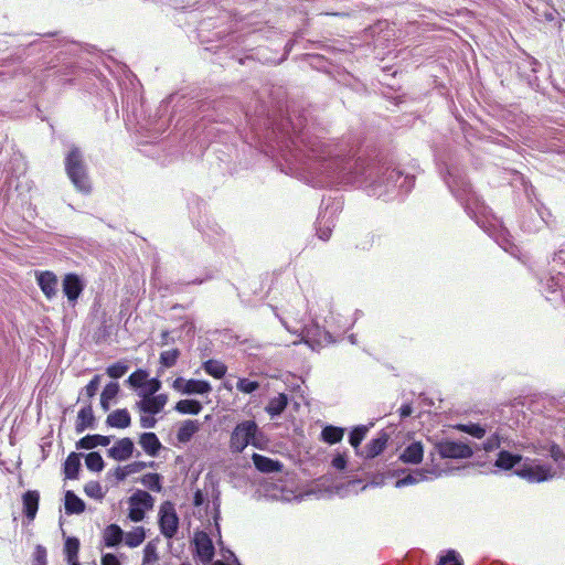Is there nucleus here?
I'll use <instances>...</instances> for the list:
<instances>
[{"label":"nucleus","mask_w":565,"mask_h":565,"mask_svg":"<svg viewBox=\"0 0 565 565\" xmlns=\"http://www.w3.org/2000/svg\"><path fill=\"white\" fill-rule=\"evenodd\" d=\"M111 443V436L104 435H86L76 441V449L90 450L97 446L107 447Z\"/></svg>","instance_id":"nucleus-26"},{"label":"nucleus","mask_w":565,"mask_h":565,"mask_svg":"<svg viewBox=\"0 0 565 565\" xmlns=\"http://www.w3.org/2000/svg\"><path fill=\"white\" fill-rule=\"evenodd\" d=\"M203 370L214 379H222L227 371V367L224 363L216 360H207L202 364Z\"/></svg>","instance_id":"nucleus-40"},{"label":"nucleus","mask_w":565,"mask_h":565,"mask_svg":"<svg viewBox=\"0 0 565 565\" xmlns=\"http://www.w3.org/2000/svg\"><path fill=\"white\" fill-rule=\"evenodd\" d=\"M99 383H100V375H95L89 382L88 384L85 386V392H86V395L90 398V397H94L98 391V387H99Z\"/></svg>","instance_id":"nucleus-58"},{"label":"nucleus","mask_w":565,"mask_h":565,"mask_svg":"<svg viewBox=\"0 0 565 565\" xmlns=\"http://www.w3.org/2000/svg\"><path fill=\"white\" fill-rule=\"evenodd\" d=\"M65 171L75 189L84 194L92 191L87 164L84 154L76 146H72L65 157Z\"/></svg>","instance_id":"nucleus-3"},{"label":"nucleus","mask_w":565,"mask_h":565,"mask_svg":"<svg viewBox=\"0 0 565 565\" xmlns=\"http://www.w3.org/2000/svg\"><path fill=\"white\" fill-rule=\"evenodd\" d=\"M161 385V381L158 377L147 379L142 388L138 392V396L142 398L157 395L156 393L160 391Z\"/></svg>","instance_id":"nucleus-45"},{"label":"nucleus","mask_w":565,"mask_h":565,"mask_svg":"<svg viewBox=\"0 0 565 565\" xmlns=\"http://www.w3.org/2000/svg\"><path fill=\"white\" fill-rule=\"evenodd\" d=\"M443 179L452 195L465 207L466 212L470 213L471 204L477 205L479 198L472 190V185L463 168L458 164L447 166L446 173H443Z\"/></svg>","instance_id":"nucleus-2"},{"label":"nucleus","mask_w":565,"mask_h":565,"mask_svg":"<svg viewBox=\"0 0 565 565\" xmlns=\"http://www.w3.org/2000/svg\"><path fill=\"white\" fill-rule=\"evenodd\" d=\"M40 493L36 490H28L22 495L23 514L30 520H34L39 510Z\"/></svg>","instance_id":"nucleus-25"},{"label":"nucleus","mask_w":565,"mask_h":565,"mask_svg":"<svg viewBox=\"0 0 565 565\" xmlns=\"http://www.w3.org/2000/svg\"><path fill=\"white\" fill-rule=\"evenodd\" d=\"M149 374L146 370L138 369L128 376L126 383L132 388L141 390Z\"/></svg>","instance_id":"nucleus-46"},{"label":"nucleus","mask_w":565,"mask_h":565,"mask_svg":"<svg viewBox=\"0 0 565 565\" xmlns=\"http://www.w3.org/2000/svg\"><path fill=\"white\" fill-rule=\"evenodd\" d=\"M125 532L118 524H109L103 532L104 546L108 548H115L119 546L124 541Z\"/></svg>","instance_id":"nucleus-20"},{"label":"nucleus","mask_w":565,"mask_h":565,"mask_svg":"<svg viewBox=\"0 0 565 565\" xmlns=\"http://www.w3.org/2000/svg\"><path fill=\"white\" fill-rule=\"evenodd\" d=\"M456 428L457 430L468 434L478 439L483 438L487 433V426L481 425L479 423L458 424Z\"/></svg>","instance_id":"nucleus-39"},{"label":"nucleus","mask_w":565,"mask_h":565,"mask_svg":"<svg viewBox=\"0 0 565 565\" xmlns=\"http://www.w3.org/2000/svg\"><path fill=\"white\" fill-rule=\"evenodd\" d=\"M288 403L289 398L287 394L279 393L277 396L269 399L265 407V412L270 416V418L279 417L285 412Z\"/></svg>","instance_id":"nucleus-30"},{"label":"nucleus","mask_w":565,"mask_h":565,"mask_svg":"<svg viewBox=\"0 0 565 565\" xmlns=\"http://www.w3.org/2000/svg\"><path fill=\"white\" fill-rule=\"evenodd\" d=\"M135 451V444L131 438L124 437L115 443L113 447L107 450V456L117 461H126L132 457Z\"/></svg>","instance_id":"nucleus-14"},{"label":"nucleus","mask_w":565,"mask_h":565,"mask_svg":"<svg viewBox=\"0 0 565 565\" xmlns=\"http://www.w3.org/2000/svg\"><path fill=\"white\" fill-rule=\"evenodd\" d=\"M159 559L157 544L153 541L147 543L143 548V565L153 564Z\"/></svg>","instance_id":"nucleus-51"},{"label":"nucleus","mask_w":565,"mask_h":565,"mask_svg":"<svg viewBox=\"0 0 565 565\" xmlns=\"http://www.w3.org/2000/svg\"><path fill=\"white\" fill-rule=\"evenodd\" d=\"M96 425V418L90 404L83 406L77 413V419L75 424V431L77 434L84 433L86 429H94Z\"/></svg>","instance_id":"nucleus-19"},{"label":"nucleus","mask_w":565,"mask_h":565,"mask_svg":"<svg viewBox=\"0 0 565 565\" xmlns=\"http://www.w3.org/2000/svg\"><path fill=\"white\" fill-rule=\"evenodd\" d=\"M546 225L543 212L537 206H529L520 212L519 226L526 234H535Z\"/></svg>","instance_id":"nucleus-10"},{"label":"nucleus","mask_w":565,"mask_h":565,"mask_svg":"<svg viewBox=\"0 0 565 565\" xmlns=\"http://www.w3.org/2000/svg\"><path fill=\"white\" fill-rule=\"evenodd\" d=\"M542 294L550 301L562 300L565 303V274L547 271L539 277Z\"/></svg>","instance_id":"nucleus-6"},{"label":"nucleus","mask_w":565,"mask_h":565,"mask_svg":"<svg viewBox=\"0 0 565 565\" xmlns=\"http://www.w3.org/2000/svg\"><path fill=\"white\" fill-rule=\"evenodd\" d=\"M180 350L179 349H172L168 351H163L160 353V363L164 367H172L175 365L179 356H180Z\"/></svg>","instance_id":"nucleus-49"},{"label":"nucleus","mask_w":565,"mask_h":565,"mask_svg":"<svg viewBox=\"0 0 565 565\" xmlns=\"http://www.w3.org/2000/svg\"><path fill=\"white\" fill-rule=\"evenodd\" d=\"M200 430V423L193 419H186L181 423L178 433L177 439L180 444L189 443L193 436Z\"/></svg>","instance_id":"nucleus-31"},{"label":"nucleus","mask_w":565,"mask_h":565,"mask_svg":"<svg viewBox=\"0 0 565 565\" xmlns=\"http://www.w3.org/2000/svg\"><path fill=\"white\" fill-rule=\"evenodd\" d=\"M146 537L145 529L142 526L136 527L134 531L125 533V544L129 547L139 546Z\"/></svg>","instance_id":"nucleus-43"},{"label":"nucleus","mask_w":565,"mask_h":565,"mask_svg":"<svg viewBox=\"0 0 565 565\" xmlns=\"http://www.w3.org/2000/svg\"><path fill=\"white\" fill-rule=\"evenodd\" d=\"M369 428L364 425L355 426L349 434V443L353 448H358L364 439Z\"/></svg>","instance_id":"nucleus-47"},{"label":"nucleus","mask_w":565,"mask_h":565,"mask_svg":"<svg viewBox=\"0 0 565 565\" xmlns=\"http://www.w3.org/2000/svg\"><path fill=\"white\" fill-rule=\"evenodd\" d=\"M64 505L65 513L68 515L79 514L84 512L86 508L85 502L72 490H67L65 492Z\"/></svg>","instance_id":"nucleus-34"},{"label":"nucleus","mask_w":565,"mask_h":565,"mask_svg":"<svg viewBox=\"0 0 565 565\" xmlns=\"http://www.w3.org/2000/svg\"><path fill=\"white\" fill-rule=\"evenodd\" d=\"M36 282L44 294V296L51 300L57 294V277L52 271H38L36 273Z\"/></svg>","instance_id":"nucleus-15"},{"label":"nucleus","mask_w":565,"mask_h":565,"mask_svg":"<svg viewBox=\"0 0 565 565\" xmlns=\"http://www.w3.org/2000/svg\"><path fill=\"white\" fill-rule=\"evenodd\" d=\"M195 544V554L199 559L203 563H209L214 557V545L212 540L206 533H201L194 540Z\"/></svg>","instance_id":"nucleus-16"},{"label":"nucleus","mask_w":565,"mask_h":565,"mask_svg":"<svg viewBox=\"0 0 565 565\" xmlns=\"http://www.w3.org/2000/svg\"><path fill=\"white\" fill-rule=\"evenodd\" d=\"M119 390V384L117 382H110L104 387L100 394V406L103 411L107 412L109 409V403L118 395Z\"/></svg>","instance_id":"nucleus-37"},{"label":"nucleus","mask_w":565,"mask_h":565,"mask_svg":"<svg viewBox=\"0 0 565 565\" xmlns=\"http://www.w3.org/2000/svg\"><path fill=\"white\" fill-rule=\"evenodd\" d=\"M154 504L153 497L145 490H136L129 498L128 516L134 522L143 520L147 511L151 510Z\"/></svg>","instance_id":"nucleus-8"},{"label":"nucleus","mask_w":565,"mask_h":565,"mask_svg":"<svg viewBox=\"0 0 565 565\" xmlns=\"http://www.w3.org/2000/svg\"><path fill=\"white\" fill-rule=\"evenodd\" d=\"M435 449L441 458L469 459L473 455L472 448L460 440H440L435 444Z\"/></svg>","instance_id":"nucleus-7"},{"label":"nucleus","mask_w":565,"mask_h":565,"mask_svg":"<svg viewBox=\"0 0 565 565\" xmlns=\"http://www.w3.org/2000/svg\"><path fill=\"white\" fill-rule=\"evenodd\" d=\"M344 435V429L341 427L328 425L321 431V438L324 443L329 445H334L342 440Z\"/></svg>","instance_id":"nucleus-38"},{"label":"nucleus","mask_w":565,"mask_h":565,"mask_svg":"<svg viewBox=\"0 0 565 565\" xmlns=\"http://www.w3.org/2000/svg\"><path fill=\"white\" fill-rule=\"evenodd\" d=\"M128 370L129 366L125 362H116L106 369V374L109 377L117 380L124 376Z\"/></svg>","instance_id":"nucleus-50"},{"label":"nucleus","mask_w":565,"mask_h":565,"mask_svg":"<svg viewBox=\"0 0 565 565\" xmlns=\"http://www.w3.org/2000/svg\"><path fill=\"white\" fill-rule=\"evenodd\" d=\"M83 454L79 452H71L66 460L64 461V473L65 478L70 480H75L78 478L79 470L82 467L81 458Z\"/></svg>","instance_id":"nucleus-32"},{"label":"nucleus","mask_w":565,"mask_h":565,"mask_svg":"<svg viewBox=\"0 0 565 565\" xmlns=\"http://www.w3.org/2000/svg\"><path fill=\"white\" fill-rule=\"evenodd\" d=\"M158 467V463L156 461H135L128 465V468L134 473L140 472L146 468H152L156 469Z\"/></svg>","instance_id":"nucleus-57"},{"label":"nucleus","mask_w":565,"mask_h":565,"mask_svg":"<svg viewBox=\"0 0 565 565\" xmlns=\"http://www.w3.org/2000/svg\"><path fill=\"white\" fill-rule=\"evenodd\" d=\"M438 565H463L462 559L454 550L448 551L444 556L440 557Z\"/></svg>","instance_id":"nucleus-54"},{"label":"nucleus","mask_w":565,"mask_h":565,"mask_svg":"<svg viewBox=\"0 0 565 565\" xmlns=\"http://www.w3.org/2000/svg\"><path fill=\"white\" fill-rule=\"evenodd\" d=\"M497 243L508 253L515 256L519 248L511 242L509 235L504 230H500L499 235L495 237Z\"/></svg>","instance_id":"nucleus-48"},{"label":"nucleus","mask_w":565,"mask_h":565,"mask_svg":"<svg viewBox=\"0 0 565 565\" xmlns=\"http://www.w3.org/2000/svg\"><path fill=\"white\" fill-rule=\"evenodd\" d=\"M79 540L75 536H68L64 543V553L66 561L78 559Z\"/></svg>","instance_id":"nucleus-44"},{"label":"nucleus","mask_w":565,"mask_h":565,"mask_svg":"<svg viewBox=\"0 0 565 565\" xmlns=\"http://www.w3.org/2000/svg\"><path fill=\"white\" fill-rule=\"evenodd\" d=\"M140 483L153 492L162 490V476L157 472H149L140 478Z\"/></svg>","instance_id":"nucleus-41"},{"label":"nucleus","mask_w":565,"mask_h":565,"mask_svg":"<svg viewBox=\"0 0 565 565\" xmlns=\"http://www.w3.org/2000/svg\"><path fill=\"white\" fill-rule=\"evenodd\" d=\"M259 383L257 381H252L249 379L243 377L239 379L236 383V388L245 394H252L259 388Z\"/></svg>","instance_id":"nucleus-52"},{"label":"nucleus","mask_w":565,"mask_h":565,"mask_svg":"<svg viewBox=\"0 0 565 565\" xmlns=\"http://www.w3.org/2000/svg\"><path fill=\"white\" fill-rule=\"evenodd\" d=\"M399 416L401 418L409 417L413 414V407L411 403L403 404L399 409Z\"/></svg>","instance_id":"nucleus-64"},{"label":"nucleus","mask_w":565,"mask_h":565,"mask_svg":"<svg viewBox=\"0 0 565 565\" xmlns=\"http://www.w3.org/2000/svg\"><path fill=\"white\" fill-rule=\"evenodd\" d=\"M263 433L255 420H243L238 423L230 438L232 452L241 454L248 445L262 448Z\"/></svg>","instance_id":"nucleus-4"},{"label":"nucleus","mask_w":565,"mask_h":565,"mask_svg":"<svg viewBox=\"0 0 565 565\" xmlns=\"http://www.w3.org/2000/svg\"><path fill=\"white\" fill-rule=\"evenodd\" d=\"M131 424V416L127 408L111 412L106 418V425L114 428H127Z\"/></svg>","instance_id":"nucleus-29"},{"label":"nucleus","mask_w":565,"mask_h":565,"mask_svg":"<svg viewBox=\"0 0 565 565\" xmlns=\"http://www.w3.org/2000/svg\"><path fill=\"white\" fill-rule=\"evenodd\" d=\"M157 419L154 418V415H148L145 414L140 417V426L142 428H153L156 427Z\"/></svg>","instance_id":"nucleus-62"},{"label":"nucleus","mask_w":565,"mask_h":565,"mask_svg":"<svg viewBox=\"0 0 565 565\" xmlns=\"http://www.w3.org/2000/svg\"><path fill=\"white\" fill-rule=\"evenodd\" d=\"M139 444L143 451L151 457L158 456L162 448L158 436L151 431L142 433L139 437Z\"/></svg>","instance_id":"nucleus-28"},{"label":"nucleus","mask_w":565,"mask_h":565,"mask_svg":"<svg viewBox=\"0 0 565 565\" xmlns=\"http://www.w3.org/2000/svg\"><path fill=\"white\" fill-rule=\"evenodd\" d=\"M130 475H132V471L129 470L128 465L125 467H117L114 471V476L118 482L124 481Z\"/></svg>","instance_id":"nucleus-61"},{"label":"nucleus","mask_w":565,"mask_h":565,"mask_svg":"<svg viewBox=\"0 0 565 565\" xmlns=\"http://www.w3.org/2000/svg\"><path fill=\"white\" fill-rule=\"evenodd\" d=\"M46 548L42 545H36L33 553V565H46Z\"/></svg>","instance_id":"nucleus-56"},{"label":"nucleus","mask_w":565,"mask_h":565,"mask_svg":"<svg viewBox=\"0 0 565 565\" xmlns=\"http://www.w3.org/2000/svg\"><path fill=\"white\" fill-rule=\"evenodd\" d=\"M174 409L180 414L198 415L203 409V406L196 399H181L175 404Z\"/></svg>","instance_id":"nucleus-36"},{"label":"nucleus","mask_w":565,"mask_h":565,"mask_svg":"<svg viewBox=\"0 0 565 565\" xmlns=\"http://www.w3.org/2000/svg\"><path fill=\"white\" fill-rule=\"evenodd\" d=\"M522 456L508 450H500L495 459L494 466L502 470H510L519 465Z\"/></svg>","instance_id":"nucleus-33"},{"label":"nucleus","mask_w":565,"mask_h":565,"mask_svg":"<svg viewBox=\"0 0 565 565\" xmlns=\"http://www.w3.org/2000/svg\"><path fill=\"white\" fill-rule=\"evenodd\" d=\"M85 457V465L88 470L100 472L105 467V461L98 451H90Z\"/></svg>","instance_id":"nucleus-42"},{"label":"nucleus","mask_w":565,"mask_h":565,"mask_svg":"<svg viewBox=\"0 0 565 565\" xmlns=\"http://www.w3.org/2000/svg\"><path fill=\"white\" fill-rule=\"evenodd\" d=\"M84 492L86 493V495H88L89 498H94V499H103L104 498V492L102 490V486L98 481H89L85 484L84 487Z\"/></svg>","instance_id":"nucleus-53"},{"label":"nucleus","mask_w":565,"mask_h":565,"mask_svg":"<svg viewBox=\"0 0 565 565\" xmlns=\"http://www.w3.org/2000/svg\"><path fill=\"white\" fill-rule=\"evenodd\" d=\"M502 444L508 447L514 446V443L509 438L505 430L503 428H499L482 444V449L490 452L500 448Z\"/></svg>","instance_id":"nucleus-24"},{"label":"nucleus","mask_w":565,"mask_h":565,"mask_svg":"<svg viewBox=\"0 0 565 565\" xmlns=\"http://www.w3.org/2000/svg\"><path fill=\"white\" fill-rule=\"evenodd\" d=\"M547 451H548L550 457H551L554 461H556V462H558V463H561V462L565 461V454H564L563 449H562L557 444L552 443V444L548 446Z\"/></svg>","instance_id":"nucleus-55"},{"label":"nucleus","mask_w":565,"mask_h":565,"mask_svg":"<svg viewBox=\"0 0 565 565\" xmlns=\"http://www.w3.org/2000/svg\"><path fill=\"white\" fill-rule=\"evenodd\" d=\"M302 340L312 348H315V345L323 347L334 342L332 334L316 321L303 327Z\"/></svg>","instance_id":"nucleus-11"},{"label":"nucleus","mask_w":565,"mask_h":565,"mask_svg":"<svg viewBox=\"0 0 565 565\" xmlns=\"http://www.w3.org/2000/svg\"><path fill=\"white\" fill-rule=\"evenodd\" d=\"M518 475L531 482L546 481L552 477L551 469L545 466H524Z\"/></svg>","instance_id":"nucleus-18"},{"label":"nucleus","mask_w":565,"mask_h":565,"mask_svg":"<svg viewBox=\"0 0 565 565\" xmlns=\"http://www.w3.org/2000/svg\"><path fill=\"white\" fill-rule=\"evenodd\" d=\"M347 462H348V459H347V455L345 454H337L333 458H332V467L337 470H344L345 467H347Z\"/></svg>","instance_id":"nucleus-59"},{"label":"nucleus","mask_w":565,"mask_h":565,"mask_svg":"<svg viewBox=\"0 0 565 565\" xmlns=\"http://www.w3.org/2000/svg\"><path fill=\"white\" fill-rule=\"evenodd\" d=\"M84 281L78 275L70 273L64 276L62 289L71 306H75L78 297L84 290Z\"/></svg>","instance_id":"nucleus-12"},{"label":"nucleus","mask_w":565,"mask_h":565,"mask_svg":"<svg viewBox=\"0 0 565 565\" xmlns=\"http://www.w3.org/2000/svg\"><path fill=\"white\" fill-rule=\"evenodd\" d=\"M428 473L435 475V472L429 469H413L395 481V488H403L427 480Z\"/></svg>","instance_id":"nucleus-21"},{"label":"nucleus","mask_w":565,"mask_h":565,"mask_svg":"<svg viewBox=\"0 0 565 565\" xmlns=\"http://www.w3.org/2000/svg\"><path fill=\"white\" fill-rule=\"evenodd\" d=\"M56 47H57L56 44L51 43L46 40H34V41H30L24 46L20 45L18 49V52L15 53V57L19 61H22L24 57H28L30 55L45 52V51H49L51 49H56Z\"/></svg>","instance_id":"nucleus-17"},{"label":"nucleus","mask_w":565,"mask_h":565,"mask_svg":"<svg viewBox=\"0 0 565 565\" xmlns=\"http://www.w3.org/2000/svg\"><path fill=\"white\" fill-rule=\"evenodd\" d=\"M252 460L255 468L264 473L279 472L282 470V463L280 461L256 452L253 454Z\"/></svg>","instance_id":"nucleus-22"},{"label":"nucleus","mask_w":565,"mask_h":565,"mask_svg":"<svg viewBox=\"0 0 565 565\" xmlns=\"http://www.w3.org/2000/svg\"><path fill=\"white\" fill-rule=\"evenodd\" d=\"M342 211V201L339 198H323L316 223L317 235L328 241L335 225V217Z\"/></svg>","instance_id":"nucleus-5"},{"label":"nucleus","mask_w":565,"mask_h":565,"mask_svg":"<svg viewBox=\"0 0 565 565\" xmlns=\"http://www.w3.org/2000/svg\"><path fill=\"white\" fill-rule=\"evenodd\" d=\"M168 403L167 394H157L153 396L142 397L136 403V407L142 414L157 415L159 414Z\"/></svg>","instance_id":"nucleus-13"},{"label":"nucleus","mask_w":565,"mask_h":565,"mask_svg":"<svg viewBox=\"0 0 565 565\" xmlns=\"http://www.w3.org/2000/svg\"><path fill=\"white\" fill-rule=\"evenodd\" d=\"M424 447L420 441H413L403 450L399 459L405 463L417 465L423 460Z\"/></svg>","instance_id":"nucleus-27"},{"label":"nucleus","mask_w":565,"mask_h":565,"mask_svg":"<svg viewBox=\"0 0 565 565\" xmlns=\"http://www.w3.org/2000/svg\"><path fill=\"white\" fill-rule=\"evenodd\" d=\"M158 523L160 532L164 537L172 539L178 533L179 516L170 501H166L161 504Z\"/></svg>","instance_id":"nucleus-9"},{"label":"nucleus","mask_w":565,"mask_h":565,"mask_svg":"<svg viewBox=\"0 0 565 565\" xmlns=\"http://www.w3.org/2000/svg\"><path fill=\"white\" fill-rule=\"evenodd\" d=\"M102 565H121L119 557L113 553H105L100 558Z\"/></svg>","instance_id":"nucleus-60"},{"label":"nucleus","mask_w":565,"mask_h":565,"mask_svg":"<svg viewBox=\"0 0 565 565\" xmlns=\"http://www.w3.org/2000/svg\"><path fill=\"white\" fill-rule=\"evenodd\" d=\"M484 207V204L479 201L477 205L471 204L470 213H467L470 217L476 218V223L479 224V227H482V224H480V221L477 217V212H481Z\"/></svg>","instance_id":"nucleus-63"},{"label":"nucleus","mask_w":565,"mask_h":565,"mask_svg":"<svg viewBox=\"0 0 565 565\" xmlns=\"http://www.w3.org/2000/svg\"><path fill=\"white\" fill-rule=\"evenodd\" d=\"M390 436L386 431L381 430L375 438L365 446L364 455L367 459L379 456L386 447Z\"/></svg>","instance_id":"nucleus-23"},{"label":"nucleus","mask_w":565,"mask_h":565,"mask_svg":"<svg viewBox=\"0 0 565 565\" xmlns=\"http://www.w3.org/2000/svg\"><path fill=\"white\" fill-rule=\"evenodd\" d=\"M212 391V386L207 381L190 379L186 381L184 394L186 395H204Z\"/></svg>","instance_id":"nucleus-35"},{"label":"nucleus","mask_w":565,"mask_h":565,"mask_svg":"<svg viewBox=\"0 0 565 565\" xmlns=\"http://www.w3.org/2000/svg\"><path fill=\"white\" fill-rule=\"evenodd\" d=\"M248 125L286 170L312 186L354 185L369 196L392 201L407 195L415 177L404 174L379 154L355 156L342 143L322 141L312 134L308 116L246 114Z\"/></svg>","instance_id":"nucleus-1"}]
</instances>
